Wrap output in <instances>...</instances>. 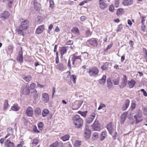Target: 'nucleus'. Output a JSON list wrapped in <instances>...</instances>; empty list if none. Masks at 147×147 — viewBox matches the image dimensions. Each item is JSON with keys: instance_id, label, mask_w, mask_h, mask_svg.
<instances>
[{"instance_id": "obj_29", "label": "nucleus", "mask_w": 147, "mask_h": 147, "mask_svg": "<svg viewBox=\"0 0 147 147\" xmlns=\"http://www.w3.org/2000/svg\"><path fill=\"white\" fill-rule=\"evenodd\" d=\"M9 13L7 11H5L2 14L1 18L6 19L8 18L9 16Z\"/></svg>"}, {"instance_id": "obj_64", "label": "nucleus", "mask_w": 147, "mask_h": 147, "mask_svg": "<svg viewBox=\"0 0 147 147\" xmlns=\"http://www.w3.org/2000/svg\"><path fill=\"white\" fill-rule=\"evenodd\" d=\"M53 27V25L52 24H50L49 26V30L51 31Z\"/></svg>"}, {"instance_id": "obj_3", "label": "nucleus", "mask_w": 147, "mask_h": 147, "mask_svg": "<svg viewBox=\"0 0 147 147\" xmlns=\"http://www.w3.org/2000/svg\"><path fill=\"white\" fill-rule=\"evenodd\" d=\"M30 90L29 87L26 85L22 86L21 89V92L23 94L28 95L30 94Z\"/></svg>"}, {"instance_id": "obj_61", "label": "nucleus", "mask_w": 147, "mask_h": 147, "mask_svg": "<svg viewBox=\"0 0 147 147\" xmlns=\"http://www.w3.org/2000/svg\"><path fill=\"white\" fill-rule=\"evenodd\" d=\"M86 34L88 36L91 34L92 32L89 30H88L86 32Z\"/></svg>"}, {"instance_id": "obj_12", "label": "nucleus", "mask_w": 147, "mask_h": 147, "mask_svg": "<svg viewBox=\"0 0 147 147\" xmlns=\"http://www.w3.org/2000/svg\"><path fill=\"white\" fill-rule=\"evenodd\" d=\"M89 44L93 46H96L98 45V43L96 40L94 38L90 39L88 41Z\"/></svg>"}, {"instance_id": "obj_27", "label": "nucleus", "mask_w": 147, "mask_h": 147, "mask_svg": "<svg viewBox=\"0 0 147 147\" xmlns=\"http://www.w3.org/2000/svg\"><path fill=\"white\" fill-rule=\"evenodd\" d=\"M72 32L76 34H79V31L77 28L74 27L71 30Z\"/></svg>"}, {"instance_id": "obj_20", "label": "nucleus", "mask_w": 147, "mask_h": 147, "mask_svg": "<svg viewBox=\"0 0 147 147\" xmlns=\"http://www.w3.org/2000/svg\"><path fill=\"white\" fill-rule=\"evenodd\" d=\"M127 115V112L123 113L121 116V118L120 119V122L121 124H123L124 123L125 121Z\"/></svg>"}, {"instance_id": "obj_15", "label": "nucleus", "mask_w": 147, "mask_h": 147, "mask_svg": "<svg viewBox=\"0 0 147 147\" xmlns=\"http://www.w3.org/2000/svg\"><path fill=\"white\" fill-rule=\"evenodd\" d=\"M45 30V27L44 25L39 26L36 31V32L37 34H39L42 33Z\"/></svg>"}, {"instance_id": "obj_28", "label": "nucleus", "mask_w": 147, "mask_h": 147, "mask_svg": "<svg viewBox=\"0 0 147 147\" xmlns=\"http://www.w3.org/2000/svg\"><path fill=\"white\" fill-rule=\"evenodd\" d=\"M124 11L123 9L121 8H119L117 9V15L118 16H120L124 13Z\"/></svg>"}, {"instance_id": "obj_23", "label": "nucleus", "mask_w": 147, "mask_h": 147, "mask_svg": "<svg viewBox=\"0 0 147 147\" xmlns=\"http://www.w3.org/2000/svg\"><path fill=\"white\" fill-rule=\"evenodd\" d=\"M136 83L135 81L133 80H131L130 81H129L128 82V84L129 88H133Z\"/></svg>"}, {"instance_id": "obj_36", "label": "nucleus", "mask_w": 147, "mask_h": 147, "mask_svg": "<svg viewBox=\"0 0 147 147\" xmlns=\"http://www.w3.org/2000/svg\"><path fill=\"white\" fill-rule=\"evenodd\" d=\"M19 107L16 105H13L11 107V109L14 111H17L19 110Z\"/></svg>"}, {"instance_id": "obj_39", "label": "nucleus", "mask_w": 147, "mask_h": 147, "mask_svg": "<svg viewBox=\"0 0 147 147\" xmlns=\"http://www.w3.org/2000/svg\"><path fill=\"white\" fill-rule=\"evenodd\" d=\"M119 79L118 78H117L113 80V82L114 84L115 85H118L119 83Z\"/></svg>"}, {"instance_id": "obj_5", "label": "nucleus", "mask_w": 147, "mask_h": 147, "mask_svg": "<svg viewBox=\"0 0 147 147\" xmlns=\"http://www.w3.org/2000/svg\"><path fill=\"white\" fill-rule=\"evenodd\" d=\"M91 134V130L89 129L88 127H86L84 130V138L88 140L90 138Z\"/></svg>"}, {"instance_id": "obj_37", "label": "nucleus", "mask_w": 147, "mask_h": 147, "mask_svg": "<svg viewBox=\"0 0 147 147\" xmlns=\"http://www.w3.org/2000/svg\"><path fill=\"white\" fill-rule=\"evenodd\" d=\"M81 142L79 140H76L75 141L74 146L75 147H79L81 145Z\"/></svg>"}, {"instance_id": "obj_21", "label": "nucleus", "mask_w": 147, "mask_h": 147, "mask_svg": "<svg viewBox=\"0 0 147 147\" xmlns=\"http://www.w3.org/2000/svg\"><path fill=\"white\" fill-rule=\"evenodd\" d=\"M133 3V0H123L122 4L125 6H128L132 4Z\"/></svg>"}, {"instance_id": "obj_26", "label": "nucleus", "mask_w": 147, "mask_h": 147, "mask_svg": "<svg viewBox=\"0 0 147 147\" xmlns=\"http://www.w3.org/2000/svg\"><path fill=\"white\" fill-rule=\"evenodd\" d=\"M34 9L36 10H39L41 7L40 4L37 2H34Z\"/></svg>"}, {"instance_id": "obj_17", "label": "nucleus", "mask_w": 147, "mask_h": 147, "mask_svg": "<svg viewBox=\"0 0 147 147\" xmlns=\"http://www.w3.org/2000/svg\"><path fill=\"white\" fill-rule=\"evenodd\" d=\"M42 100L45 102H47L49 100V95L47 93H44L42 94Z\"/></svg>"}, {"instance_id": "obj_52", "label": "nucleus", "mask_w": 147, "mask_h": 147, "mask_svg": "<svg viewBox=\"0 0 147 147\" xmlns=\"http://www.w3.org/2000/svg\"><path fill=\"white\" fill-rule=\"evenodd\" d=\"M35 112L36 114L39 115L40 114L41 110L39 108H37L35 109Z\"/></svg>"}, {"instance_id": "obj_35", "label": "nucleus", "mask_w": 147, "mask_h": 147, "mask_svg": "<svg viewBox=\"0 0 147 147\" xmlns=\"http://www.w3.org/2000/svg\"><path fill=\"white\" fill-rule=\"evenodd\" d=\"M49 113V111L47 109H43L42 112V116L43 117L46 116Z\"/></svg>"}, {"instance_id": "obj_55", "label": "nucleus", "mask_w": 147, "mask_h": 147, "mask_svg": "<svg viewBox=\"0 0 147 147\" xmlns=\"http://www.w3.org/2000/svg\"><path fill=\"white\" fill-rule=\"evenodd\" d=\"M130 101L129 100H126L125 102V105L127 108L129 106Z\"/></svg>"}, {"instance_id": "obj_31", "label": "nucleus", "mask_w": 147, "mask_h": 147, "mask_svg": "<svg viewBox=\"0 0 147 147\" xmlns=\"http://www.w3.org/2000/svg\"><path fill=\"white\" fill-rule=\"evenodd\" d=\"M98 137V134L96 132H94L92 135V140H94L97 139Z\"/></svg>"}, {"instance_id": "obj_4", "label": "nucleus", "mask_w": 147, "mask_h": 147, "mask_svg": "<svg viewBox=\"0 0 147 147\" xmlns=\"http://www.w3.org/2000/svg\"><path fill=\"white\" fill-rule=\"evenodd\" d=\"M92 128L94 130L100 131L101 129L100 124L97 120H95L93 123L92 125Z\"/></svg>"}, {"instance_id": "obj_7", "label": "nucleus", "mask_w": 147, "mask_h": 147, "mask_svg": "<svg viewBox=\"0 0 147 147\" xmlns=\"http://www.w3.org/2000/svg\"><path fill=\"white\" fill-rule=\"evenodd\" d=\"M28 23V21L27 20H25L22 19L21 24L19 28H20L22 29L23 30H25L28 28L27 24Z\"/></svg>"}, {"instance_id": "obj_60", "label": "nucleus", "mask_w": 147, "mask_h": 147, "mask_svg": "<svg viewBox=\"0 0 147 147\" xmlns=\"http://www.w3.org/2000/svg\"><path fill=\"white\" fill-rule=\"evenodd\" d=\"M86 19V17L84 16L81 17L80 18V20L82 21H85Z\"/></svg>"}, {"instance_id": "obj_30", "label": "nucleus", "mask_w": 147, "mask_h": 147, "mask_svg": "<svg viewBox=\"0 0 147 147\" xmlns=\"http://www.w3.org/2000/svg\"><path fill=\"white\" fill-rule=\"evenodd\" d=\"M82 54V57L84 60H87L88 59V54L87 52L83 53Z\"/></svg>"}, {"instance_id": "obj_22", "label": "nucleus", "mask_w": 147, "mask_h": 147, "mask_svg": "<svg viewBox=\"0 0 147 147\" xmlns=\"http://www.w3.org/2000/svg\"><path fill=\"white\" fill-rule=\"evenodd\" d=\"M106 78V76L105 75H103L102 78L98 80L99 83L101 85H103L105 84Z\"/></svg>"}, {"instance_id": "obj_45", "label": "nucleus", "mask_w": 147, "mask_h": 147, "mask_svg": "<svg viewBox=\"0 0 147 147\" xmlns=\"http://www.w3.org/2000/svg\"><path fill=\"white\" fill-rule=\"evenodd\" d=\"M108 63H105L101 67V69L102 70L106 69L108 67Z\"/></svg>"}, {"instance_id": "obj_24", "label": "nucleus", "mask_w": 147, "mask_h": 147, "mask_svg": "<svg viewBox=\"0 0 147 147\" xmlns=\"http://www.w3.org/2000/svg\"><path fill=\"white\" fill-rule=\"evenodd\" d=\"M18 60L22 62L23 61V53L22 51H20L19 52V55L17 57Z\"/></svg>"}, {"instance_id": "obj_50", "label": "nucleus", "mask_w": 147, "mask_h": 147, "mask_svg": "<svg viewBox=\"0 0 147 147\" xmlns=\"http://www.w3.org/2000/svg\"><path fill=\"white\" fill-rule=\"evenodd\" d=\"M120 0H115L114 4L115 7H119V4L120 3Z\"/></svg>"}, {"instance_id": "obj_51", "label": "nucleus", "mask_w": 147, "mask_h": 147, "mask_svg": "<svg viewBox=\"0 0 147 147\" xmlns=\"http://www.w3.org/2000/svg\"><path fill=\"white\" fill-rule=\"evenodd\" d=\"M106 107V106L105 104H104L102 103H100V106L98 108V110H100L102 109L103 108H105Z\"/></svg>"}, {"instance_id": "obj_57", "label": "nucleus", "mask_w": 147, "mask_h": 147, "mask_svg": "<svg viewBox=\"0 0 147 147\" xmlns=\"http://www.w3.org/2000/svg\"><path fill=\"white\" fill-rule=\"evenodd\" d=\"M38 141L36 139H34L33 140L32 144H34V145H36L38 143Z\"/></svg>"}, {"instance_id": "obj_14", "label": "nucleus", "mask_w": 147, "mask_h": 147, "mask_svg": "<svg viewBox=\"0 0 147 147\" xmlns=\"http://www.w3.org/2000/svg\"><path fill=\"white\" fill-rule=\"evenodd\" d=\"M24 80L27 82H29L32 80V77L30 75L24 74L22 76Z\"/></svg>"}, {"instance_id": "obj_62", "label": "nucleus", "mask_w": 147, "mask_h": 147, "mask_svg": "<svg viewBox=\"0 0 147 147\" xmlns=\"http://www.w3.org/2000/svg\"><path fill=\"white\" fill-rule=\"evenodd\" d=\"M33 131L35 132H36V133H38L39 132V131L37 129V127H34V128Z\"/></svg>"}, {"instance_id": "obj_32", "label": "nucleus", "mask_w": 147, "mask_h": 147, "mask_svg": "<svg viewBox=\"0 0 147 147\" xmlns=\"http://www.w3.org/2000/svg\"><path fill=\"white\" fill-rule=\"evenodd\" d=\"M107 132L104 131L102 132L100 136V140H103L107 136Z\"/></svg>"}, {"instance_id": "obj_33", "label": "nucleus", "mask_w": 147, "mask_h": 147, "mask_svg": "<svg viewBox=\"0 0 147 147\" xmlns=\"http://www.w3.org/2000/svg\"><path fill=\"white\" fill-rule=\"evenodd\" d=\"M70 136L69 135L66 134L61 138V139L64 141L68 140Z\"/></svg>"}, {"instance_id": "obj_6", "label": "nucleus", "mask_w": 147, "mask_h": 147, "mask_svg": "<svg viewBox=\"0 0 147 147\" xmlns=\"http://www.w3.org/2000/svg\"><path fill=\"white\" fill-rule=\"evenodd\" d=\"M77 54L76 53L75 54L72 55L71 58L73 64L74 63L75 61H78V60H79V62L81 63L82 62V60L81 59V56L80 55L77 56L76 55Z\"/></svg>"}, {"instance_id": "obj_13", "label": "nucleus", "mask_w": 147, "mask_h": 147, "mask_svg": "<svg viewBox=\"0 0 147 147\" xmlns=\"http://www.w3.org/2000/svg\"><path fill=\"white\" fill-rule=\"evenodd\" d=\"M127 83V77L125 75H123V77L122 81V83L120 86V87L121 88H123L125 87Z\"/></svg>"}, {"instance_id": "obj_48", "label": "nucleus", "mask_w": 147, "mask_h": 147, "mask_svg": "<svg viewBox=\"0 0 147 147\" xmlns=\"http://www.w3.org/2000/svg\"><path fill=\"white\" fill-rule=\"evenodd\" d=\"M57 68L59 70H61L64 68V66L62 63H60L57 66Z\"/></svg>"}, {"instance_id": "obj_49", "label": "nucleus", "mask_w": 147, "mask_h": 147, "mask_svg": "<svg viewBox=\"0 0 147 147\" xmlns=\"http://www.w3.org/2000/svg\"><path fill=\"white\" fill-rule=\"evenodd\" d=\"M36 86V84L34 83H32L30 86V89L31 91H33L34 90V89Z\"/></svg>"}, {"instance_id": "obj_47", "label": "nucleus", "mask_w": 147, "mask_h": 147, "mask_svg": "<svg viewBox=\"0 0 147 147\" xmlns=\"http://www.w3.org/2000/svg\"><path fill=\"white\" fill-rule=\"evenodd\" d=\"M43 124L42 122H40L38 125V127L39 129L40 130H42L43 129Z\"/></svg>"}, {"instance_id": "obj_44", "label": "nucleus", "mask_w": 147, "mask_h": 147, "mask_svg": "<svg viewBox=\"0 0 147 147\" xmlns=\"http://www.w3.org/2000/svg\"><path fill=\"white\" fill-rule=\"evenodd\" d=\"M8 102L7 100H5L4 103L3 109L6 110L8 106Z\"/></svg>"}, {"instance_id": "obj_53", "label": "nucleus", "mask_w": 147, "mask_h": 147, "mask_svg": "<svg viewBox=\"0 0 147 147\" xmlns=\"http://www.w3.org/2000/svg\"><path fill=\"white\" fill-rule=\"evenodd\" d=\"M122 28L123 27L121 25H119L117 27L116 31L117 32L121 31Z\"/></svg>"}, {"instance_id": "obj_11", "label": "nucleus", "mask_w": 147, "mask_h": 147, "mask_svg": "<svg viewBox=\"0 0 147 147\" xmlns=\"http://www.w3.org/2000/svg\"><path fill=\"white\" fill-rule=\"evenodd\" d=\"M26 113L29 117L32 116L33 114V110L32 108L31 107H28L26 110Z\"/></svg>"}, {"instance_id": "obj_43", "label": "nucleus", "mask_w": 147, "mask_h": 147, "mask_svg": "<svg viewBox=\"0 0 147 147\" xmlns=\"http://www.w3.org/2000/svg\"><path fill=\"white\" fill-rule=\"evenodd\" d=\"M109 9L110 12L112 13L114 12V7L113 5V4H112L109 6Z\"/></svg>"}, {"instance_id": "obj_42", "label": "nucleus", "mask_w": 147, "mask_h": 147, "mask_svg": "<svg viewBox=\"0 0 147 147\" xmlns=\"http://www.w3.org/2000/svg\"><path fill=\"white\" fill-rule=\"evenodd\" d=\"M58 146V142L56 141L50 145L49 147H57Z\"/></svg>"}, {"instance_id": "obj_40", "label": "nucleus", "mask_w": 147, "mask_h": 147, "mask_svg": "<svg viewBox=\"0 0 147 147\" xmlns=\"http://www.w3.org/2000/svg\"><path fill=\"white\" fill-rule=\"evenodd\" d=\"M94 119L89 117L87 119L86 122L90 124L93 121Z\"/></svg>"}, {"instance_id": "obj_9", "label": "nucleus", "mask_w": 147, "mask_h": 147, "mask_svg": "<svg viewBox=\"0 0 147 147\" xmlns=\"http://www.w3.org/2000/svg\"><path fill=\"white\" fill-rule=\"evenodd\" d=\"M68 50V48L67 47H61L59 49V52L61 54V58H62L63 55L66 53Z\"/></svg>"}, {"instance_id": "obj_54", "label": "nucleus", "mask_w": 147, "mask_h": 147, "mask_svg": "<svg viewBox=\"0 0 147 147\" xmlns=\"http://www.w3.org/2000/svg\"><path fill=\"white\" fill-rule=\"evenodd\" d=\"M50 7L53 9L54 7V2L52 0H50Z\"/></svg>"}, {"instance_id": "obj_41", "label": "nucleus", "mask_w": 147, "mask_h": 147, "mask_svg": "<svg viewBox=\"0 0 147 147\" xmlns=\"http://www.w3.org/2000/svg\"><path fill=\"white\" fill-rule=\"evenodd\" d=\"M78 113L84 117H85L87 114V111L82 112L81 111H79Z\"/></svg>"}, {"instance_id": "obj_18", "label": "nucleus", "mask_w": 147, "mask_h": 147, "mask_svg": "<svg viewBox=\"0 0 147 147\" xmlns=\"http://www.w3.org/2000/svg\"><path fill=\"white\" fill-rule=\"evenodd\" d=\"M5 144L6 147H14V144L11 142L9 140H7L5 143Z\"/></svg>"}, {"instance_id": "obj_38", "label": "nucleus", "mask_w": 147, "mask_h": 147, "mask_svg": "<svg viewBox=\"0 0 147 147\" xmlns=\"http://www.w3.org/2000/svg\"><path fill=\"white\" fill-rule=\"evenodd\" d=\"M16 30L18 31V33L19 35H23V31H24V30H23L22 29L20 28L19 27V28L17 29Z\"/></svg>"}, {"instance_id": "obj_59", "label": "nucleus", "mask_w": 147, "mask_h": 147, "mask_svg": "<svg viewBox=\"0 0 147 147\" xmlns=\"http://www.w3.org/2000/svg\"><path fill=\"white\" fill-rule=\"evenodd\" d=\"M73 43V41L72 40H69L67 41L66 44L68 45H71Z\"/></svg>"}, {"instance_id": "obj_16", "label": "nucleus", "mask_w": 147, "mask_h": 147, "mask_svg": "<svg viewBox=\"0 0 147 147\" xmlns=\"http://www.w3.org/2000/svg\"><path fill=\"white\" fill-rule=\"evenodd\" d=\"M107 128L110 134H111L113 133L114 129L113 127L112 126V122L110 123L107 125Z\"/></svg>"}, {"instance_id": "obj_10", "label": "nucleus", "mask_w": 147, "mask_h": 147, "mask_svg": "<svg viewBox=\"0 0 147 147\" xmlns=\"http://www.w3.org/2000/svg\"><path fill=\"white\" fill-rule=\"evenodd\" d=\"M142 116L141 114L140 113L136 114L134 116V117L135 119L136 123H139L142 120Z\"/></svg>"}, {"instance_id": "obj_63", "label": "nucleus", "mask_w": 147, "mask_h": 147, "mask_svg": "<svg viewBox=\"0 0 147 147\" xmlns=\"http://www.w3.org/2000/svg\"><path fill=\"white\" fill-rule=\"evenodd\" d=\"M13 49V47L12 45H9L8 47V49L9 51L12 50Z\"/></svg>"}, {"instance_id": "obj_19", "label": "nucleus", "mask_w": 147, "mask_h": 147, "mask_svg": "<svg viewBox=\"0 0 147 147\" xmlns=\"http://www.w3.org/2000/svg\"><path fill=\"white\" fill-rule=\"evenodd\" d=\"M112 81V79L111 78H109L107 79V86L108 89L111 88L113 86V84Z\"/></svg>"}, {"instance_id": "obj_58", "label": "nucleus", "mask_w": 147, "mask_h": 147, "mask_svg": "<svg viewBox=\"0 0 147 147\" xmlns=\"http://www.w3.org/2000/svg\"><path fill=\"white\" fill-rule=\"evenodd\" d=\"M136 106V104L135 102H132L131 105V108L133 109H134Z\"/></svg>"}, {"instance_id": "obj_25", "label": "nucleus", "mask_w": 147, "mask_h": 147, "mask_svg": "<svg viewBox=\"0 0 147 147\" xmlns=\"http://www.w3.org/2000/svg\"><path fill=\"white\" fill-rule=\"evenodd\" d=\"M31 93L32 94L33 98L34 99H36L38 97V95L36 90H34L33 91H31Z\"/></svg>"}, {"instance_id": "obj_56", "label": "nucleus", "mask_w": 147, "mask_h": 147, "mask_svg": "<svg viewBox=\"0 0 147 147\" xmlns=\"http://www.w3.org/2000/svg\"><path fill=\"white\" fill-rule=\"evenodd\" d=\"M96 116V114L95 113L93 112L90 115L89 117L94 119Z\"/></svg>"}, {"instance_id": "obj_2", "label": "nucleus", "mask_w": 147, "mask_h": 147, "mask_svg": "<svg viewBox=\"0 0 147 147\" xmlns=\"http://www.w3.org/2000/svg\"><path fill=\"white\" fill-rule=\"evenodd\" d=\"M99 70L97 67H93L89 69L88 71L90 76L95 77L99 73Z\"/></svg>"}, {"instance_id": "obj_46", "label": "nucleus", "mask_w": 147, "mask_h": 147, "mask_svg": "<svg viewBox=\"0 0 147 147\" xmlns=\"http://www.w3.org/2000/svg\"><path fill=\"white\" fill-rule=\"evenodd\" d=\"M3 1L5 2L6 1V0H2ZM7 1L9 2L8 3V6L10 7H11L12 3L13 1V0H7Z\"/></svg>"}, {"instance_id": "obj_1", "label": "nucleus", "mask_w": 147, "mask_h": 147, "mask_svg": "<svg viewBox=\"0 0 147 147\" xmlns=\"http://www.w3.org/2000/svg\"><path fill=\"white\" fill-rule=\"evenodd\" d=\"M72 120L76 127L80 128L82 127L83 124V121L79 115H76L73 116Z\"/></svg>"}, {"instance_id": "obj_34", "label": "nucleus", "mask_w": 147, "mask_h": 147, "mask_svg": "<svg viewBox=\"0 0 147 147\" xmlns=\"http://www.w3.org/2000/svg\"><path fill=\"white\" fill-rule=\"evenodd\" d=\"M76 78V75L73 74L70 77V81H72L74 84H75Z\"/></svg>"}, {"instance_id": "obj_8", "label": "nucleus", "mask_w": 147, "mask_h": 147, "mask_svg": "<svg viewBox=\"0 0 147 147\" xmlns=\"http://www.w3.org/2000/svg\"><path fill=\"white\" fill-rule=\"evenodd\" d=\"M100 8L102 9H104L107 7L106 1L105 0H100L99 1Z\"/></svg>"}]
</instances>
